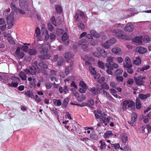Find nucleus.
Here are the masks:
<instances>
[{"instance_id":"obj_47","label":"nucleus","mask_w":151,"mask_h":151,"mask_svg":"<svg viewBox=\"0 0 151 151\" xmlns=\"http://www.w3.org/2000/svg\"><path fill=\"white\" fill-rule=\"evenodd\" d=\"M136 107L137 109H140L141 107V104L140 100L137 99L136 102Z\"/></svg>"},{"instance_id":"obj_41","label":"nucleus","mask_w":151,"mask_h":151,"mask_svg":"<svg viewBox=\"0 0 151 151\" xmlns=\"http://www.w3.org/2000/svg\"><path fill=\"white\" fill-rule=\"evenodd\" d=\"M89 70L91 74L94 75L96 74V72L95 68H93L92 66H90L89 67Z\"/></svg>"},{"instance_id":"obj_34","label":"nucleus","mask_w":151,"mask_h":151,"mask_svg":"<svg viewBox=\"0 0 151 151\" xmlns=\"http://www.w3.org/2000/svg\"><path fill=\"white\" fill-rule=\"evenodd\" d=\"M150 94L147 93L146 94H139V97L142 100H145L147 98L150 97Z\"/></svg>"},{"instance_id":"obj_6","label":"nucleus","mask_w":151,"mask_h":151,"mask_svg":"<svg viewBox=\"0 0 151 151\" xmlns=\"http://www.w3.org/2000/svg\"><path fill=\"white\" fill-rule=\"evenodd\" d=\"M114 57L111 56H108L106 59V61L108 62L106 64V67L108 68L109 69H112V67H111V63H113V59Z\"/></svg>"},{"instance_id":"obj_31","label":"nucleus","mask_w":151,"mask_h":151,"mask_svg":"<svg viewBox=\"0 0 151 151\" xmlns=\"http://www.w3.org/2000/svg\"><path fill=\"white\" fill-rule=\"evenodd\" d=\"M110 92L111 94L113 95L114 97L116 98L120 99L121 98V97L116 94V91L114 89H110Z\"/></svg>"},{"instance_id":"obj_9","label":"nucleus","mask_w":151,"mask_h":151,"mask_svg":"<svg viewBox=\"0 0 151 151\" xmlns=\"http://www.w3.org/2000/svg\"><path fill=\"white\" fill-rule=\"evenodd\" d=\"M10 6L12 10H14L16 13H18L19 12L20 14H24L25 13L24 11L17 8L13 2H12L11 3Z\"/></svg>"},{"instance_id":"obj_43","label":"nucleus","mask_w":151,"mask_h":151,"mask_svg":"<svg viewBox=\"0 0 151 151\" xmlns=\"http://www.w3.org/2000/svg\"><path fill=\"white\" fill-rule=\"evenodd\" d=\"M69 36L68 34L66 32H65L63 34L61 37L62 40L64 41L67 40Z\"/></svg>"},{"instance_id":"obj_35","label":"nucleus","mask_w":151,"mask_h":151,"mask_svg":"<svg viewBox=\"0 0 151 151\" xmlns=\"http://www.w3.org/2000/svg\"><path fill=\"white\" fill-rule=\"evenodd\" d=\"M19 76L22 80H27V77L24 72H20L19 73Z\"/></svg>"},{"instance_id":"obj_12","label":"nucleus","mask_w":151,"mask_h":151,"mask_svg":"<svg viewBox=\"0 0 151 151\" xmlns=\"http://www.w3.org/2000/svg\"><path fill=\"white\" fill-rule=\"evenodd\" d=\"M74 56V55L70 52H65V58L66 59V62L68 63H70L71 61H73L71 59L73 58Z\"/></svg>"},{"instance_id":"obj_13","label":"nucleus","mask_w":151,"mask_h":151,"mask_svg":"<svg viewBox=\"0 0 151 151\" xmlns=\"http://www.w3.org/2000/svg\"><path fill=\"white\" fill-rule=\"evenodd\" d=\"M135 51L141 54H143L147 52L146 48L142 47L139 46L137 47L135 49Z\"/></svg>"},{"instance_id":"obj_21","label":"nucleus","mask_w":151,"mask_h":151,"mask_svg":"<svg viewBox=\"0 0 151 151\" xmlns=\"http://www.w3.org/2000/svg\"><path fill=\"white\" fill-rule=\"evenodd\" d=\"M20 50L19 47H18L17 48L16 50V54L18 58L21 59L24 57V54L23 52H21Z\"/></svg>"},{"instance_id":"obj_3","label":"nucleus","mask_w":151,"mask_h":151,"mask_svg":"<svg viewBox=\"0 0 151 151\" xmlns=\"http://www.w3.org/2000/svg\"><path fill=\"white\" fill-rule=\"evenodd\" d=\"M111 32L116 37H118L119 38L122 39H124L125 38V36L124 34L123 31L119 29H114L111 30Z\"/></svg>"},{"instance_id":"obj_10","label":"nucleus","mask_w":151,"mask_h":151,"mask_svg":"<svg viewBox=\"0 0 151 151\" xmlns=\"http://www.w3.org/2000/svg\"><path fill=\"white\" fill-rule=\"evenodd\" d=\"M88 90L91 91L94 95H96L99 93L100 92V88L99 86H96V87H93L92 88H89Z\"/></svg>"},{"instance_id":"obj_28","label":"nucleus","mask_w":151,"mask_h":151,"mask_svg":"<svg viewBox=\"0 0 151 151\" xmlns=\"http://www.w3.org/2000/svg\"><path fill=\"white\" fill-rule=\"evenodd\" d=\"M142 60L138 56L136 57L133 61V63L137 65H139L141 63Z\"/></svg>"},{"instance_id":"obj_14","label":"nucleus","mask_w":151,"mask_h":151,"mask_svg":"<svg viewBox=\"0 0 151 151\" xmlns=\"http://www.w3.org/2000/svg\"><path fill=\"white\" fill-rule=\"evenodd\" d=\"M14 13L11 12L6 17L7 23H11L13 22Z\"/></svg>"},{"instance_id":"obj_7","label":"nucleus","mask_w":151,"mask_h":151,"mask_svg":"<svg viewBox=\"0 0 151 151\" xmlns=\"http://www.w3.org/2000/svg\"><path fill=\"white\" fill-rule=\"evenodd\" d=\"M41 55H39V57L40 58L44 59H49L51 55L50 54H48L47 51L44 50H41L40 52Z\"/></svg>"},{"instance_id":"obj_46","label":"nucleus","mask_w":151,"mask_h":151,"mask_svg":"<svg viewBox=\"0 0 151 151\" xmlns=\"http://www.w3.org/2000/svg\"><path fill=\"white\" fill-rule=\"evenodd\" d=\"M69 100L68 98H65L64 99L63 101L62 104V106L64 107H66L69 102Z\"/></svg>"},{"instance_id":"obj_42","label":"nucleus","mask_w":151,"mask_h":151,"mask_svg":"<svg viewBox=\"0 0 151 151\" xmlns=\"http://www.w3.org/2000/svg\"><path fill=\"white\" fill-rule=\"evenodd\" d=\"M28 52L30 55H34L37 53V51L35 48H33L29 49Z\"/></svg>"},{"instance_id":"obj_26","label":"nucleus","mask_w":151,"mask_h":151,"mask_svg":"<svg viewBox=\"0 0 151 151\" xmlns=\"http://www.w3.org/2000/svg\"><path fill=\"white\" fill-rule=\"evenodd\" d=\"M80 17L82 20L81 21L84 22H86L87 20V17L86 16L84 13L83 12H80L79 13Z\"/></svg>"},{"instance_id":"obj_15","label":"nucleus","mask_w":151,"mask_h":151,"mask_svg":"<svg viewBox=\"0 0 151 151\" xmlns=\"http://www.w3.org/2000/svg\"><path fill=\"white\" fill-rule=\"evenodd\" d=\"M24 72L27 74L29 75H34L37 73L35 69H34V68L32 67H30L28 69H25L24 70Z\"/></svg>"},{"instance_id":"obj_45","label":"nucleus","mask_w":151,"mask_h":151,"mask_svg":"<svg viewBox=\"0 0 151 151\" xmlns=\"http://www.w3.org/2000/svg\"><path fill=\"white\" fill-rule=\"evenodd\" d=\"M98 65L99 67L100 68L103 69L104 68V63L103 62L100 60H99L98 62Z\"/></svg>"},{"instance_id":"obj_61","label":"nucleus","mask_w":151,"mask_h":151,"mask_svg":"<svg viewBox=\"0 0 151 151\" xmlns=\"http://www.w3.org/2000/svg\"><path fill=\"white\" fill-rule=\"evenodd\" d=\"M7 40L9 41V42L12 45L14 44L15 43V41L13 40L11 37H7Z\"/></svg>"},{"instance_id":"obj_20","label":"nucleus","mask_w":151,"mask_h":151,"mask_svg":"<svg viewBox=\"0 0 151 151\" xmlns=\"http://www.w3.org/2000/svg\"><path fill=\"white\" fill-rule=\"evenodd\" d=\"M111 51L117 55H120L122 54L121 49L118 47L112 48Z\"/></svg>"},{"instance_id":"obj_48","label":"nucleus","mask_w":151,"mask_h":151,"mask_svg":"<svg viewBox=\"0 0 151 151\" xmlns=\"http://www.w3.org/2000/svg\"><path fill=\"white\" fill-rule=\"evenodd\" d=\"M123 70L122 69L119 68L116 70L114 72V73L116 75H120L122 74Z\"/></svg>"},{"instance_id":"obj_17","label":"nucleus","mask_w":151,"mask_h":151,"mask_svg":"<svg viewBox=\"0 0 151 151\" xmlns=\"http://www.w3.org/2000/svg\"><path fill=\"white\" fill-rule=\"evenodd\" d=\"M41 30L43 32L42 33L43 37L45 38V40H47L49 39V36L48 33V31L47 30L45 29L44 26H43V27H42Z\"/></svg>"},{"instance_id":"obj_64","label":"nucleus","mask_w":151,"mask_h":151,"mask_svg":"<svg viewBox=\"0 0 151 151\" xmlns=\"http://www.w3.org/2000/svg\"><path fill=\"white\" fill-rule=\"evenodd\" d=\"M63 92L65 93H68L69 89L68 87L66 85H65L63 88Z\"/></svg>"},{"instance_id":"obj_39","label":"nucleus","mask_w":151,"mask_h":151,"mask_svg":"<svg viewBox=\"0 0 151 151\" xmlns=\"http://www.w3.org/2000/svg\"><path fill=\"white\" fill-rule=\"evenodd\" d=\"M101 111L100 110H98L97 111H94L95 116L96 119L100 118L101 116Z\"/></svg>"},{"instance_id":"obj_27","label":"nucleus","mask_w":151,"mask_h":151,"mask_svg":"<svg viewBox=\"0 0 151 151\" xmlns=\"http://www.w3.org/2000/svg\"><path fill=\"white\" fill-rule=\"evenodd\" d=\"M37 64L38 63L37 61H35L32 64V66L33 68L36 70V71L37 73H40V69L38 67Z\"/></svg>"},{"instance_id":"obj_19","label":"nucleus","mask_w":151,"mask_h":151,"mask_svg":"<svg viewBox=\"0 0 151 151\" xmlns=\"http://www.w3.org/2000/svg\"><path fill=\"white\" fill-rule=\"evenodd\" d=\"M73 65V61H71L70 62V65L65 68V73L66 75H68L69 74L70 71L72 70L73 69L72 66Z\"/></svg>"},{"instance_id":"obj_63","label":"nucleus","mask_w":151,"mask_h":151,"mask_svg":"<svg viewBox=\"0 0 151 151\" xmlns=\"http://www.w3.org/2000/svg\"><path fill=\"white\" fill-rule=\"evenodd\" d=\"M43 82V79L41 78L39 79L38 81V83L37 84V86L38 87H40L41 84H42Z\"/></svg>"},{"instance_id":"obj_53","label":"nucleus","mask_w":151,"mask_h":151,"mask_svg":"<svg viewBox=\"0 0 151 151\" xmlns=\"http://www.w3.org/2000/svg\"><path fill=\"white\" fill-rule=\"evenodd\" d=\"M82 58L83 60H84L85 61L86 60H92L93 59V58L91 57H89L88 56L86 55L83 56V57H82Z\"/></svg>"},{"instance_id":"obj_49","label":"nucleus","mask_w":151,"mask_h":151,"mask_svg":"<svg viewBox=\"0 0 151 151\" xmlns=\"http://www.w3.org/2000/svg\"><path fill=\"white\" fill-rule=\"evenodd\" d=\"M25 94H26L27 96H29V97L31 98H33L34 95H33V93L30 91H27L25 93Z\"/></svg>"},{"instance_id":"obj_55","label":"nucleus","mask_w":151,"mask_h":151,"mask_svg":"<svg viewBox=\"0 0 151 151\" xmlns=\"http://www.w3.org/2000/svg\"><path fill=\"white\" fill-rule=\"evenodd\" d=\"M108 40L111 45L114 44L116 42V39L114 38H111Z\"/></svg>"},{"instance_id":"obj_52","label":"nucleus","mask_w":151,"mask_h":151,"mask_svg":"<svg viewBox=\"0 0 151 151\" xmlns=\"http://www.w3.org/2000/svg\"><path fill=\"white\" fill-rule=\"evenodd\" d=\"M79 84L82 88L85 89H87L88 87L83 81H81L80 82Z\"/></svg>"},{"instance_id":"obj_37","label":"nucleus","mask_w":151,"mask_h":151,"mask_svg":"<svg viewBox=\"0 0 151 151\" xmlns=\"http://www.w3.org/2000/svg\"><path fill=\"white\" fill-rule=\"evenodd\" d=\"M90 137L94 140H97L98 139V136L95 133L91 134L90 135Z\"/></svg>"},{"instance_id":"obj_4","label":"nucleus","mask_w":151,"mask_h":151,"mask_svg":"<svg viewBox=\"0 0 151 151\" xmlns=\"http://www.w3.org/2000/svg\"><path fill=\"white\" fill-rule=\"evenodd\" d=\"M12 80V83H9L8 85L10 87H16L18 86L19 82L20 81V79L18 77H16L15 76H13L11 78Z\"/></svg>"},{"instance_id":"obj_24","label":"nucleus","mask_w":151,"mask_h":151,"mask_svg":"<svg viewBox=\"0 0 151 151\" xmlns=\"http://www.w3.org/2000/svg\"><path fill=\"white\" fill-rule=\"evenodd\" d=\"M142 37H136L133 39L134 42L137 44H141L142 43Z\"/></svg>"},{"instance_id":"obj_60","label":"nucleus","mask_w":151,"mask_h":151,"mask_svg":"<svg viewBox=\"0 0 151 151\" xmlns=\"http://www.w3.org/2000/svg\"><path fill=\"white\" fill-rule=\"evenodd\" d=\"M111 67L112 68V69H110V70H113L114 69V68L115 69H116L118 68V65L115 63H113L112 64H111Z\"/></svg>"},{"instance_id":"obj_8","label":"nucleus","mask_w":151,"mask_h":151,"mask_svg":"<svg viewBox=\"0 0 151 151\" xmlns=\"http://www.w3.org/2000/svg\"><path fill=\"white\" fill-rule=\"evenodd\" d=\"M146 78L145 76H138L136 78H134V80L137 84L141 85L143 84L145 82L143 80L145 79Z\"/></svg>"},{"instance_id":"obj_40","label":"nucleus","mask_w":151,"mask_h":151,"mask_svg":"<svg viewBox=\"0 0 151 151\" xmlns=\"http://www.w3.org/2000/svg\"><path fill=\"white\" fill-rule=\"evenodd\" d=\"M100 93L102 95H103L104 96L106 97L107 96H108L109 95V93L106 92L104 90L100 88V92H99V93Z\"/></svg>"},{"instance_id":"obj_56","label":"nucleus","mask_w":151,"mask_h":151,"mask_svg":"<svg viewBox=\"0 0 151 151\" xmlns=\"http://www.w3.org/2000/svg\"><path fill=\"white\" fill-rule=\"evenodd\" d=\"M86 99V96L82 94L81 96H79L78 98V100L80 101H83Z\"/></svg>"},{"instance_id":"obj_32","label":"nucleus","mask_w":151,"mask_h":151,"mask_svg":"<svg viewBox=\"0 0 151 151\" xmlns=\"http://www.w3.org/2000/svg\"><path fill=\"white\" fill-rule=\"evenodd\" d=\"M137 114L135 113H132L131 115V120L130 121L131 123L133 124L135 122L137 119Z\"/></svg>"},{"instance_id":"obj_44","label":"nucleus","mask_w":151,"mask_h":151,"mask_svg":"<svg viewBox=\"0 0 151 151\" xmlns=\"http://www.w3.org/2000/svg\"><path fill=\"white\" fill-rule=\"evenodd\" d=\"M102 46L106 48L107 49L109 48L111 45L108 40H107L102 45Z\"/></svg>"},{"instance_id":"obj_58","label":"nucleus","mask_w":151,"mask_h":151,"mask_svg":"<svg viewBox=\"0 0 151 151\" xmlns=\"http://www.w3.org/2000/svg\"><path fill=\"white\" fill-rule=\"evenodd\" d=\"M94 104V101L93 99H90L89 100L87 103H86V105H88L89 106H91L93 105Z\"/></svg>"},{"instance_id":"obj_51","label":"nucleus","mask_w":151,"mask_h":151,"mask_svg":"<svg viewBox=\"0 0 151 151\" xmlns=\"http://www.w3.org/2000/svg\"><path fill=\"white\" fill-rule=\"evenodd\" d=\"M64 32V30L61 29H57L56 31V34L58 35H60Z\"/></svg>"},{"instance_id":"obj_36","label":"nucleus","mask_w":151,"mask_h":151,"mask_svg":"<svg viewBox=\"0 0 151 151\" xmlns=\"http://www.w3.org/2000/svg\"><path fill=\"white\" fill-rule=\"evenodd\" d=\"M39 66L41 68H47L48 66L47 64L45 62H42L38 64Z\"/></svg>"},{"instance_id":"obj_57","label":"nucleus","mask_w":151,"mask_h":151,"mask_svg":"<svg viewBox=\"0 0 151 151\" xmlns=\"http://www.w3.org/2000/svg\"><path fill=\"white\" fill-rule=\"evenodd\" d=\"M101 87L103 89H104L106 90H108L109 88V86L106 83H104L101 85Z\"/></svg>"},{"instance_id":"obj_62","label":"nucleus","mask_w":151,"mask_h":151,"mask_svg":"<svg viewBox=\"0 0 151 151\" xmlns=\"http://www.w3.org/2000/svg\"><path fill=\"white\" fill-rule=\"evenodd\" d=\"M102 50L103 52L101 53V56L105 58L108 55L107 52L104 50Z\"/></svg>"},{"instance_id":"obj_16","label":"nucleus","mask_w":151,"mask_h":151,"mask_svg":"<svg viewBox=\"0 0 151 151\" xmlns=\"http://www.w3.org/2000/svg\"><path fill=\"white\" fill-rule=\"evenodd\" d=\"M134 28V26L131 23H128L124 27V30L126 31L131 32L132 31Z\"/></svg>"},{"instance_id":"obj_23","label":"nucleus","mask_w":151,"mask_h":151,"mask_svg":"<svg viewBox=\"0 0 151 151\" xmlns=\"http://www.w3.org/2000/svg\"><path fill=\"white\" fill-rule=\"evenodd\" d=\"M28 1H23L22 2H21L20 1H19V4L20 7L24 9H26L28 6Z\"/></svg>"},{"instance_id":"obj_30","label":"nucleus","mask_w":151,"mask_h":151,"mask_svg":"<svg viewBox=\"0 0 151 151\" xmlns=\"http://www.w3.org/2000/svg\"><path fill=\"white\" fill-rule=\"evenodd\" d=\"M90 34L92 35L93 37L98 38H99L100 36L96 32V31L94 30H91L90 31Z\"/></svg>"},{"instance_id":"obj_29","label":"nucleus","mask_w":151,"mask_h":151,"mask_svg":"<svg viewBox=\"0 0 151 151\" xmlns=\"http://www.w3.org/2000/svg\"><path fill=\"white\" fill-rule=\"evenodd\" d=\"M55 8L58 13L61 14L62 13L63 9L60 5H55Z\"/></svg>"},{"instance_id":"obj_5","label":"nucleus","mask_w":151,"mask_h":151,"mask_svg":"<svg viewBox=\"0 0 151 151\" xmlns=\"http://www.w3.org/2000/svg\"><path fill=\"white\" fill-rule=\"evenodd\" d=\"M123 109L124 110L128 108H130L133 106V102L130 100H125L123 101L121 104Z\"/></svg>"},{"instance_id":"obj_33","label":"nucleus","mask_w":151,"mask_h":151,"mask_svg":"<svg viewBox=\"0 0 151 151\" xmlns=\"http://www.w3.org/2000/svg\"><path fill=\"white\" fill-rule=\"evenodd\" d=\"M54 104L56 106H59L62 104V102L60 100L53 99L52 101Z\"/></svg>"},{"instance_id":"obj_2","label":"nucleus","mask_w":151,"mask_h":151,"mask_svg":"<svg viewBox=\"0 0 151 151\" xmlns=\"http://www.w3.org/2000/svg\"><path fill=\"white\" fill-rule=\"evenodd\" d=\"M107 114L103 112L101 114V116L100 118V122L102 124L103 126H106L107 125V123L110 120L111 117L109 116L106 117Z\"/></svg>"},{"instance_id":"obj_25","label":"nucleus","mask_w":151,"mask_h":151,"mask_svg":"<svg viewBox=\"0 0 151 151\" xmlns=\"http://www.w3.org/2000/svg\"><path fill=\"white\" fill-rule=\"evenodd\" d=\"M113 135L114 134L111 131H108L104 133L103 137L105 138H109Z\"/></svg>"},{"instance_id":"obj_18","label":"nucleus","mask_w":151,"mask_h":151,"mask_svg":"<svg viewBox=\"0 0 151 151\" xmlns=\"http://www.w3.org/2000/svg\"><path fill=\"white\" fill-rule=\"evenodd\" d=\"M50 45L49 43H44L40 45L39 47L40 49H42V50H45V51H47L50 49Z\"/></svg>"},{"instance_id":"obj_38","label":"nucleus","mask_w":151,"mask_h":151,"mask_svg":"<svg viewBox=\"0 0 151 151\" xmlns=\"http://www.w3.org/2000/svg\"><path fill=\"white\" fill-rule=\"evenodd\" d=\"M99 144L100 145V149L101 150L105 149L106 147V145L104 142L102 140H101L99 141Z\"/></svg>"},{"instance_id":"obj_22","label":"nucleus","mask_w":151,"mask_h":151,"mask_svg":"<svg viewBox=\"0 0 151 151\" xmlns=\"http://www.w3.org/2000/svg\"><path fill=\"white\" fill-rule=\"evenodd\" d=\"M121 139L124 143H126L128 141V136L127 134L123 133L121 135Z\"/></svg>"},{"instance_id":"obj_1","label":"nucleus","mask_w":151,"mask_h":151,"mask_svg":"<svg viewBox=\"0 0 151 151\" xmlns=\"http://www.w3.org/2000/svg\"><path fill=\"white\" fill-rule=\"evenodd\" d=\"M78 44L79 45H81L83 50L84 51H87L88 50V46L89 44V42L88 40L86 39H82L78 42Z\"/></svg>"},{"instance_id":"obj_50","label":"nucleus","mask_w":151,"mask_h":151,"mask_svg":"<svg viewBox=\"0 0 151 151\" xmlns=\"http://www.w3.org/2000/svg\"><path fill=\"white\" fill-rule=\"evenodd\" d=\"M150 68V66L149 65H144L142 68L140 69V70L141 71H144L145 70H146Z\"/></svg>"},{"instance_id":"obj_59","label":"nucleus","mask_w":151,"mask_h":151,"mask_svg":"<svg viewBox=\"0 0 151 151\" xmlns=\"http://www.w3.org/2000/svg\"><path fill=\"white\" fill-rule=\"evenodd\" d=\"M52 84H51L50 82H47L46 83L45 86L47 89H50L52 86Z\"/></svg>"},{"instance_id":"obj_11","label":"nucleus","mask_w":151,"mask_h":151,"mask_svg":"<svg viewBox=\"0 0 151 151\" xmlns=\"http://www.w3.org/2000/svg\"><path fill=\"white\" fill-rule=\"evenodd\" d=\"M123 66L124 68H126L132 67V65L131 62V60L129 57L127 56L126 57L125 63H124Z\"/></svg>"},{"instance_id":"obj_54","label":"nucleus","mask_w":151,"mask_h":151,"mask_svg":"<svg viewBox=\"0 0 151 151\" xmlns=\"http://www.w3.org/2000/svg\"><path fill=\"white\" fill-rule=\"evenodd\" d=\"M111 147H114L115 149H118L120 148V145L119 143H116L114 144H111L110 143Z\"/></svg>"}]
</instances>
